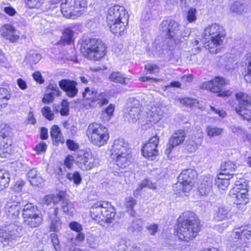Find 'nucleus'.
<instances>
[{"label":"nucleus","mask_w":251,"mask_h":251,"mask_svg":"<svg viewBox=\"0 0 251 251\" xmlns=\"http://www.w3.org/2000/svg\"><path fill=\"white\" fill-rule=\"evenodd\" d=\"M130 101L133 103L126 113V117L130 123H135L138 120L143 119L147 124H156L159 122L164 117L167 112V108L165 105L157 104L151 106L150 109L144 112L142 106L139 101L135 99H130Z\"/></svg>","instance_id":"1"},{"label":"nucleus","mask_w":251,"mask_h":251,"mask_svg":"<svg viewBox=\"0 0 251 251\" xmlns=\"http://www.w3.org/2000/svg\"><path fill=\"white\" fill-rule=\"evenodd\" d=\"M176 236L180 240L188 242L194 239L199 230V222L192 212L186 211L180 216Z\"/></svg>","instance_id":"2"},{"label":"nucleus","mask_w":251,"mask_h":251,"mask_svg":"<svg viewBox=\"0 0 251 251\" xmlns=\"http://www.w3.org/2000/svg\"><path fill=\"white\" fill-rule=\"evenodd\" d=\"M226 32L221 25L214 23L206 27L203 32V42L205 48L210 53H217L224 42Z\"/></svg>","instance_id":"3"},{"label":"nucleus","mask_w":251,"mask_h":251,"mask_svg":"<svg viewBox=\"0 0 251 251\" xmlns=\"http://www.w3.org/2000/svg\"><path fill=\"white\" fill-rule=\"evenodd\" d=\"M115 215V208L108 202H97L91 207V218L101 225L103 223H112Z\"/></svg>","instance_id":"4"},{"label":"nucleus","mask_w":251,"mask_h":251,"mask_svg":"<svg viewBox=\"0 0 251 251\" xmlns=\"http://www.w3.org/2000/svg\"><path fill=\"white\" fill-rule=\"evenodd\" d=\"M82 54L87 58L99 60L105 55L106 47L101 41L96 39L85 40L80 48Z\"/></svg>","instance_id":"5"},{"label":"nucleus","mask_w":251,"mask_h":251,"mask_svg":"<svg viewBox=\"0 0 251 251\" xmlns=\"http://www.w3.org/2000/svg\"><path fill=\"white\" fill-rule=\"evenodd\" d=\"M86 134L88 140L93 145L99 147L106 144L109 138L107 128L97 123L89 125Z\"/></svg>","instance_id":"6"},{"label":"nucleus","mask_w":251,"mask_h":251,"mask_svg":"<svg viewBox=\"0 0 251 251\" xmlns=\"http://www.w3.org/2000/svg\"><path fill=\"white\" fill-rule=\"evenodd\" d=\"M87 4L86 0H62L61 11L66 18L75 19L82 15Z\"/></svg>","instance_id":"7"},{"label":"nucleus","mask_w":251,"mask_h":251,"mask_svg":"<svg viewBox=\"0 0 251 251\" xmlns=\"http://www.w3.org/2000/svg\"><path fill=\"white\" fill-rule=\"evenodd\" d=\"M251 236V227L241 226L235 228L231 237L236 240L231 242L229 246V251H245L247 247V243Z\"/></svg>","instance_id":"8"},{"label":"nucleus","mask_w":251,"mask_h":251,"mask_svg":"<svg viewBox=\"0 0 251 251\" xmlns=\"http://www.w3.org/2000/svg\"><path fill=\"white\" fill-rule=\"evenodd\" d=\"M159 31L163 36L169 40L170 46L179 43L182 36L179 31V25L175 21L169 19L163 20L160 25Z\"/></svg>","instance_id":"9"},{"label":"nucleus","mask_w":251,"mask_h":251,"mask_svg":"<svg viewBox=\"0 0 251 251\" xmlns=\"http://www.w3.org/2000/svg\"><path fill=\"white\" fill-rule=\"evenodd\" d=\"M196 172L192 169L184 170L178 177L175 188L178 194L188 193L192 188Z\"/></svg>","instance_id":"10"},{"label":"nucleus","mask_w":251,"mask_h":251,"mask_svg":"<svg viewBox=\"0 0 251 251\" xmlns=\"http://www.w3.org/2000/svg\"><path fill=\"white\" fill-rule=\"evenodd\" d=\"M75 162L83 171L90 170L99 164V159L91 152L80 150L76 152Z\"/></svg>","instance_id":"11"},{"label":"nucleus","mask_w":251,"mask_h":251,"mask_svg":"<svg viewBox=\"0 0 251 251\" xmlns=\"http://www.w3.org/2000/svg\"><path fill=\"white\" fill-rule=\"evenodd\" d=\"M228 84V81L221 77H216L213 80L204 82L201 85L202 89L209 90L213 93H218L222 97L229 96L231 93L229 90L223 91V88Z\"/></svg>","instance_id":"12"},{"label":"nucleus","mask_w":251,"mask_h":251,"mask_svg":"<svg viewBox=\"0 0 251 251\" xmlns=\"http://www.w3.org/2000/svg\"><path fill=\"white\" fill-rule=\"evenodd\" d=\"M239 105L235 107L237 113L244 120H251V111L249 109L251 107V97L242 92H239L235 95Z\"/></svg>","instance_id":"13"},{"label":"nucleus","mask_w":251,"mask_h":251,"mask_svg":"<svg viewBox=\"0 0 251 251\" xmlns=\"http://www.w3.org/2000/svg\"><path fill=\"white\" fill-rule=\"evenodd\" d=\"M21 226L11 224L3 229H0V248L4 247L13 240L21 236Z\"/></svg>","instance_id":"14"},{"label":"nucleus","mask_w":251,"mask_h":251,"mask_svg":"<svg viewBox=\"0 0 251 251\" xmlns=\"http://www.w3.org/2000/svg\"><path fill=\"white\" fill-rule=\"evenodd\" d=\"M158 143V136L155 135L151 137L143 147L142 152L143 156L149 160H154L158 155V150L157 149Z\"/></svg>","instance_id":"15"},{"label":"nucleus","mask_w":251,"mask_h":251,"mask_svg":"<svg viewBox=\"0 0 251 251\" xmlns=\"http://www.w3.org/2000/svg\"><path fill=\"white\" fill-rule=\"evenodd\" d=\"M128 18L127 12L123 6L115 5L110 7L106 16L107 25L116 22L123 18Z\"/></svg>","instance_id":"16"},{"label":"nucleus","mask_w":251,"mask_h":251,"mask_svg":"<svg viewBox=\"0 0 251 251\" xmlns=\"http://www.w3.org/2000/svg\"><path fill=\"white\" fill-rule=\"evenodd\" d=\"M186 137V133L183 130H176L170 138L167 146L165 153L169 155L173 149L183 143Z\"/></svg>","instance_id":"17"},{"label":"nucleus","mask_w":251,"mask_h":251,"mask_svg":"<svg viewBox=\"0 0 251 251\" xmlns=\"http://www.w3.org/2000/svg\"><path fill=\"white\" fill-rule=\"evenodd\" d=\"M130 151L131 149L129 148L128 144L125 140L122 138L116 139L110 150V157Z\"/></svg>","instance_id":"18"},{"label":"nucleus","mask_w":251,"mask_h":251,"mask_svg":"<svg viewBox=\"0 0 251 251\" xmlns=\"http://www.w3.org/2000/svg\"><path fill=\"white\" fill-rule=\"evenodd\" d=\"M16 197L14 196L13 200L8 201L4 208V212L7 217L11 219H16L20 213V203L16 201Z\"/></svg>","instance_id":"19"},{"label":"nucleus","mask_w":251,"mask_h":251,"mask_svg":"<svg viewBox=\"0 0 251 251\" xmlns=\"http://www.w3.org/2000/svg\"><path fill=\"white\" fill-rule=\"evenodd\" d=\"M248 192L244 189L242 191L238 190L237 189H231L229 195L235 204L246 205L249 202Z\"/></svg>","instance_id":"20"},{"label":"nucleus","mask_w":251,"mask_h":251,"mask_svg":"<svg viewBox=\"0 0 251 251\" xmlns=\"http://www.w3.org/2000/svg\"><path fill=\"white\" fill-rule=\"evenodd\" d=\"M111 158L115 160L119 167L122 169L126 168L133 161L131 151L116 155V156H112Z\"/></svg>","instance_id":"21"},{"label":"nucleus","mask_w":251,"mask_h":251,"mask_svg":"<svg viewBox=\"0 0 251 251\" xmlns=\"http://www.w3.org/2000/svg\"><path fill=\"white\" fill-rule=\"evenodd\" d=\"M59 87L66 92L67 96L73 98L78 92L75 81L69 79H62L59 82Z\"/></svg>","instance_id":"22"},{"label":"nucleus","mask_w":251,"mask_h":251,"mask_svg":"<svg viewBox=\"0 0 251 251\" xmlns=\"http://www.w3.org/2000/svg\"><path fill=\"white\" fill-rule=\"evenodd\" d=\"M0 32L4 38L12 42L17 41L19 38L18 31L11 25L6 24L2 26Z\"/></svg>","instance_id":"23"},{"label":"nucleus","mask_w":251,"mask_h":251,"mask_svg":"<svg viewBox=\"0 0 251 251\" xmlns=\"http://www.w3.org/2000/svg\"><path fill=\"white\" fill-rule=\"evenodd\" d=\"M109 102L108 96L105 92H98L96 97L93 99L91 102L88 101V104H86L85 108L89 109L94 108L98 106H102L107 104Z\"/></svg>","instance_id":"24"},{"label":"nucleus","mask_w":251,"mask_h":251,"mask_svg":"<svg viewBox=\"0 0 251 251\" xmlns=\"http://www.w3.org/2000/svg\"><path fill=\"white\" fill-rule=\"evenodd\" d=\"M47 91V93L44 95L42 100V101L45 103L52 101L55 97L59 96L61 93L57 84L54 83L49 85Z\"/></svg>","instance_id":"25"},{"label":"nucleus","mask_w":251,"mask_h":251,"mask_svg":"<svg viewBox=\"0 0 251 251\" xmlns=\"http://www.w3.org/2000/svg\"><path fill=\"white\" fill-rule=\"evenodd\" d=\"M128 22V18H124L121 20L107 25V26L113 34L121 35L126 29Z\"/></svg>","instance_id":"26"},{"label":"nucleus","mask_w":251,"mask_h":251,"mask_svg":"<svg viewBox=\"0 0 251 251\" xmlns=\"http://www.w3.org/2000/svg\"><path fill=\"white\" fill-rule=\"evenodd\" d=\"M231 216L230 209L228 206H220L215 210L214 219L217 221H222L228 219Z\"/></svg>","instance_id":"27"},{"label":"nucleus","mask_w":251,"mask_h":251,"mask_svg":"<svg viewBox=\"0 0 251 251\" xmlns=\"http://www.w3.org/2000/svg\"><path fill=\"white\" fill-rule=\"evenodd\" d=\"M213 178L210 175L203 177L198 190L201 196L207 195L210 192L212 186Z\"/></svg>","instance_id":"28"},{"label":"nucleus","mask_w":251,"mask_h":251,"mask_svg":"<svg viewBox=\"0 0 251 251\" xmlns=\"http://www.w3.org/2000/svg\"><path fill=\"white\" fill-rule=\"evenodd\" d=\"M233 176V175H226L225 173H220L215 179L216 185L222 190L226 189L228 187L229 180Z\"/></svg>","instance_id":"29"},{"label":"nucleus","mask_w":251,"mask_h":251,"mask_svg":"<svg viewBox=\"0 0 251 251\" xmlns=\"http://www.w3.org/2000/svg\"><path fill=\"white\" fill-rule=\"evenodd\" d=\"M58 209L55 208L53 210V217L52 215H50V217L51 219L50 225V231L53 232H57L61 229L62 223L59 218L57 217Z\"/></svg>","instance_id":"30"},{"label":"nucleus","mask_w":251,"mask_h":251,"mask_svg":"<svg viewBox=\"0 0 251 251\" xmlns=\"http://www.w3.org/2000/svg\"><path fill=\"white\" fill-rule=\"evenodd\" d=\"M11 139L3 138L0 136V156L4 157L11 150Z\"/></svg>","instance_id":"31"},{"label":"nucleus","mask_w":251,"mask_h":251,"mask_svg":"<svg viewBox=\"0 0 251 251\" xmlns=\"http://www.w3.org/2000/svg\"><path fill=\"white\" fill-rule=\"evenodd\" d=\"M50 134L53 142L55 144L63 143L64 139L60 129L57 126L54 125L50 129Z\"/></svg>","instance_id":"32"},{"label":"nucleus","mask_w":251,"mask_h":251,"mask_svg":"<svg viewBox=\"0 0 251 251\" xmlns=\"http://www.w3.org/2000/svg\"><path fill=\"white\" fill-rule=\"evenodd\" d=\"M109 79L115 83L121 84H127V80L130 79V78L125 77L123 74L118 72H112L109 76Z\"/></svg>","instance_id":"33"},{"label":"nucleus","mask_w":251,"mask_h":251,"mask_svg":"<svg viewBox=\"0 0 251 251\" xmlns=\"http://www.w3.org/2000/svg\"><path fill=\"white\" fill-rule=\"evenodd\" d=\"M98 91H96L94 88L87 87L85 88L84 92L82 94L83 97L85 98V100L83 103V105L85 107V106L88 104V101L91 102L93 99L96 97Z\"/></svg>","instance_id":"34"},{"label":"nucleus","mask_w":251,"mask_h":251,"mask_svg":"<svg viewBox=\"0 0 251 251\" xmlns=\"http://www.w3.org/2000/svg\"><path fill=\"white\" fill-rule=\"evenodd\" d=\"M245 65L247 67L243 73L244 78L246 82H251V52L247 55V60L245 62Z\"/></svg>","instance_id":"35"},{"label":"nucleus","mask_w":251,"mask_h":251,"mask_svg":"<svg viewBox=\"0 0 251 251\" xmlns=\"http://www.w3.org/2000/svg\"><path fill=\"white\" fill-rule=\"evenodd\" d=\"M27 177L31 184L38 185L42 181V178L37 175V172L36 169H32L27 173Z\"/></svg>","instance_id":"36"},{"label":"nucleus","mask_w":251,"mask_h":251,"mask_svg":"<svg viewBox=\"0 0 251 251\" xmlns=\"http://www.w3.org/2000/svg\"><path fill=\"white\" fill-rule=\"evenodd\" d=\"M10 98L11 94L7 89L0 87V109L7 104Z\"/></svg>","instance_id":"37"},{"label":"nucleus","mask_w":251,"mask_h":251,"mask_svg":"<svg viewBox=\"0 0 251 251\" xmlns=\"http://www.w3.org/2000/svg\"><path fill=\"white\" fill-rule=\"evenodd\" d=\"M115 110V106L110 104L108 106L102 111L100 119L103 122H108L113 115Z\"/></svg>","instance_id":"38"},{"label":"nucleus","mask_w":251,"mask_h":251,"mask_svg":"<svg viewBox=\"0 0 251 251\" xmlns=\"http://www.w3.org/2000/svg\"><path fill=\"white\" fill-rule=\"evenodd\" d=\"M201 140H197L194 136L189 138L187 141L188 150L192 152L195 151L201 145Z\"/></svg>","instance_id":"39"},{"label":"nucleus","mask_w":251,"mask_h":251,"mask_svg":"<svg viewBox=\"0 0 251 251\" xmlns=\"http://www.w3.org/2000/svg\"><path fill=\"white\" fill-rule=\"evenodd\" d=\"M9 181V173L5 170H0V190L8 187Z\"/></svg>","instance_id":"40"},{"label":"nucleus","mask_w":251,"mask_h":251,"mask_svg":"<svg viewBox=\"0 0 251 251\" xmlns=\"http://www.w3.org/2000/svg\"><path fill=\"white\" fill-rule=\"evenodd\" d=\"M236 168V165L230 161L225 162L221 166V170L225 172L223 173H225L226 175H231L230 173L235 171Z\"/></svg>","instance_id":"41"},{"label":"nucleus","mask_w":251,"mask_h":251,"mask_svg":"<svg viewBox=\"0 0 251 251\" xmlns=\"http://www.w3.org/2000/svg\"><path fill=\"white\" fill-rule=\"evenodd\" d=\"M137 201L133 198L129 197L125 199V206L126 207L127 211L132 216L135 214L134 211V206L136 204Z\"/></svg>","instance_id":"42"},{"label":"nucleus","mask_w":251,"mask_h":251,"mask_svg":"<svg viewBox=\"0 0 251 251\" xmlns=\"http://www.w3.org/2000/svg\"><path fill=\"white\" fill-rule=\"evenodd\" d=\"M61 201H62L61 207L63 212L69 215H73L74 209L73 204L67 199L61 198Z\"/></svg>","instance_id":"43"},{"label":"nucleus","mask_w":251,"mask_h":251,"mask_svg":"<svg viewBox=\"0 0 251 251\" xmlns=\"http://www.w3.org/2000/svg\"><path fill=\"white\" fill-rule=\"evenodd\" d=\"M41 58V56L40 54L31 51L27 54L25 60L30 64H36L40 60Z\"/></svg>","instance_id":"44"},{"label":"nucleus","mask_w":251,"mask_h":251,"mask_svg":"<svg viewBox=\"0 0 251 251\" xmlns=\"http://www.w3.org/2000/svg\"><path fill=\"white\" fill-rule=\"evenodd\" d=\"M38 211L36 207L34 206L31 203H27L24 206L23 210V216L25 219L34 212H37Z\"/></svg>","instance_id":"45"},{"label":"nucleus","mask_w":251,"mask_h":251,"mask_svg":"<svg viewBox=\"0 0 251 251\" xmlns=\"http://www.w3.org/2000/svg\"><path fill=\"white\" fill-rule=\"evenodd\" d=\"M61 200V197L59 195H47L43 200V203L47 206L50 205L51 203L53 204L57 203Z\"/></svg>","instance_id":"46"},{"label":"nucleus","mask_w":251,"mask_h":251,"mask_svg":"<svg viewBox=\"0 0 251 251\" xmlns=\"http://www.w3.org/2000/svg\"><path fill=\"white\" fill-rule=\"evenodd\" d=\"M74 35V31L71 27L66 28L64 30L62 40L65 43L70 44L73 41Z\"/></svg>","instance_id":"47"},{"label":"nucleus","mask_w":251,"mask_h":251,"mask_svg":"<svg viewBox=\"0 0 251 251\" xmlns=\"http://www.w3.org/2000/svg\"><path fill=\"white\" fill-rule=\"evenodd\" d=\"M237 189L238 190L242 191L245 190L249 192L248 182L244 178H241L235 182V186L231 189Z\"/></svg>","instance_id":"48"},{"label":"nucleus","mask_w":251,"mask_h":251,"mask_svg":"<svg viewBox=\"0 0 251 251\" xmlns=\"http://www.w3.org/2000/svg\"><path fill=\"white\" fill-rule=\"evenodd\" d=\"M206 131L208 136L213 137L221 134L223 129L221 128L211 126L206 127Z\"/></svg>","instance_id":"49"},{"label":"nucleus","mask_w":251,"mask_h":251,"mask_svg":"<svg viewBox=\"0 0 251 251\" xmlns=\"http://www.w3.org/2000/svg\"><path fill=\"white\" fill-rule=\"evenodd\" d=\"M42 219L40 216L35 217H32L28 220L25 222L26 225L30 227H36L38 226L42 223Z\"/></svg>","instance_id":"50"},{"label":"nucleus","mask_w":251,"mask_h":251,"mask_svg":"<svg viewBox=\"0 0 251 251\" xmlns=\"http://www.w3.org/2000/svg\"><path fill=\"white\" fill-rule=\"evenodd\" d=\"M142 224L141 219H135L132 221L129 229L133 232H139L142 230Z\"/></svg>","instance_id":"51"},{"label":"nucleus","mask_w":251,"mask_h":251,"mask_svg":"<svg viewBox=\"0 0 251 251\" xmlns=\"http://www.w3.org/2000/svg\"><path fill=\"white\" fill-rule=\"evenodd\" d=\"M67 178L71 181H73L75 184L78 185L81 181V177L79 173L75 172L74 173H68Z\"/></svg>","instance_id":"52"},{"label":"nucleus","mask_w":251,"mask_h":251,"mask_svg":"<svg viewBox=\"0 0 251 251\" xmlns=\"http://www.w3.org/2000/svg\"><path fill=\"white\" fill-rule=\"evenodd\" d=\"M25 4L29 8H38L44 2V0H24Z\"/></svg>","instance_id":"53"},{"label":"nucleus","mask_w":251,"mask_h":251,"mask_svg":"<svg viewBox=\"0 0 251 251\" xmlns=\"http://www.w3.org/2000/svg\"><path fill=\"white\" fill-rule=\"evenodd\" d=\"M197 11L194 8H190L186 13V19L189 23H193L197 20Z\"/></svg>","instance_id":"54"},{"label":"nucleus","mask_w":251,"mask_h":251,"mask_svg":"<svg viewBox=\"0 0 251 251\" xmlns=\"http://www.w3.org/2000/svg\"><path fill=\"white\" fill-rule=\"evenodd\" d=\"M145 69L151 74H157L160 71L159 67L153 63H148L145 66Z\"/></svg>","instance_id":"55"},{"label":"nucleus","mask_w":251,"mask_h":251,"mask_svg":"<svg viewBox=\"0 0 251 251\" xmlns=\"http://www.w3.org/2000/svg\"><path fill=\"white\" fill-rule=\"evenodd\" d=\"M50 239L55 251H61V248L57 235L56 233H51L50 235Z\"/></svg>","instance_id":"56"},{"label":"nucleus","mask_w":251,"mask_h":251,"mask_svg":"<svg viewBox=\"0 0 251 251\" xmlns=\"http://www.w3.org/2000/svg\"><path fill=\"white\" fill-rule=\"evenodd\" d=\"M11 128L9 126L5 125L0 130V136L3 138L10 139V135L11 132Z\"/></svg>","instance_id":"57"},{"label":"nucleus","mask_w":251,"mask_h":251,"mask_svg":"<svg viewBox=\"0 0 251 251\" xmlns=\"http://www.w3.org/2000/svg\"><path fill=\"white\" fill-rule=\"evenodd\" d=\"M43 115L49 120H52L54 118V115L52 113L49 107L45 106L41 110Z\"/></svg>","instance_id":"58"},{"label":"nucleus","mask_w":251,"mask_h":251,"mask_svg":"<svg viewBox=\"0 0 251 251\" xmlns=\"http://www.w3.org/2000/svg\"><path fill=\"white\" fill-rule=\"evenodd\" d=\"M230 10L237 14H240L243 11V5L239 2L236 1L231 6Z\"/></svg>","instance_id":"59"},{"label":"nucleus","mask_w":251,"mask_h":251,"mask_svg":"<svg viewBox=\"0 0 251 251\" xmlns=\"http://www.w3.org/2000/svg\"><path fill=\"white\" fill-rule=\"evenodd\" d=\"M178 100L181 104L185 105L186 106H192L198 103L197 100L194 99H191L189 98H185L183 99H178Z\"/></svg>","instance_id":"60"},{"label":"nucleus","mask_w":251,"mask_h":251,"mask_svg":"<svg viewBox=\"0 0 251 251\" xmlns=\"http://www.w3.org/2000/svg\"><path fill=\"white\" fill-rule=\"evenodd\" d=\"M87 242L91 248L95 249L98 246L96 238L93 235L91 234L88 236Z\"/></svg>","instance_id":"61"},{"label":"nucleus","mask_w":251,"mask_h":251,"mask_svg":"<svg viewBox=\"0 0 251 251\" xmlns=\"http://www.w3.org/2000/svg\"><path fill=\"white\" fill-rule=\"evenodd\" d=\"M141 188L143 189L145 187H148L149 189L152 190H155L156 189V186L154 183H153L149 179H145L141 181L139 184Z\"/></svg>","instance_id":"62"},{"label":"nucleus","mask_w":251,"mask_h":251,"mask_svg":"<svg viewBox=\"0 0 251 251\" xmlns=\"http://www.w3.org/2000/svg\"><path fill=\"white\" fill-rule=\"evenodd\" d=\"M0 63L2 66L5 68L9 69L11 67V65L8 60L1 52L0 53Z\"/></svg>","instance_id":"63"},{"label":"nucleus","mask_w":251,"mask_h":251,"mask_svg":"<svg viewBox=\"0 0 251 251\" xmlns=\"http://www.w3.org/2000/svg\"><path fill=\"white\" fill-rule=\"evenodd\" d=\"M69 102L66 100H63L61 103V108L60 109V113L62 115L66 116L69 114Z\"/></svg>","instance_id":"64"}]
</instances>
